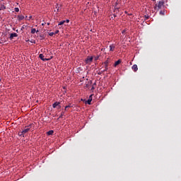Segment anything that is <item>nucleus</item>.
Segmentation results:
<instances>
[{
  "instance_id": "3",
  "label": "nucleus",
  "mask_w": 181,
  "mask_h": 181,
  "mask_svg": "<svg viewBox=\"0 0 181 181\" xmlns=\"http://www.w3.org/2000/svg\"><path fill=\"white\" fill-rule=\"evenodd\" d=\"M93 57H88L85 60V63L86 64H91V63L93 62Z\"/></svg>"
},
{
  "instance_id": "8",
  "label": "nucleus",
  "mask_w": 181,
  "mask_h": 181,
  "mask_svg": "<svg viewBox=\"0 0 181 181\" xmlns=\"http://www.w3.org/2000/svg\"><path fill=\"white\" fill-rule=\"evenodd\" d=\"M132 70H134V71H138V65L134 64V65L132 66Z\"/></svg>"
},
{
  "instance_id": "15",
  "label": "nucleus",
  "mask_w": 181,
  "mask_h": 181,
  "mask_svg": "<svg viewBox=\"0 0 181 181\" xmlns=\"http://www.w3.org/2000/svg\"><path fill=\"white\" fill-rule=\"evenodd\" d=\"M71 107H73V105H71V104H70L69 105H67L65 107V111H67V108H71Z\"/></svg>"
},
{
  "instance_id": "21",
  "label": "nucleus",
  "mask_w": 181,
  "mask_h": 181,
  "mask_svg": "<svg viewBox=\"0 0 181 181\" xmlns=\"http://www.w3.org/2000/svg\"><path fill=\"white\" fill-rule=\"evenodd\" d=\"M15 12H19V8L16 7L14 8Z\"/></svg>"
},
{
  "instance_id": "11",
  "label": "nucleus",
  "mask_w": 181,
  "mask_h": 181,
  "mask_svg": "<svg viewBox=\"0 0 181 181\" xmlns=\"http://www.w3.org/2000/svg\"><path fill=\"white\" fill-rule=\"evenodd\" d=\"M60 104L59 102H55L53 105H52V107L54 108H57V107H58V105Z\"/></svg>"
},
{
  "instance_id": "12",
  "label": "nucleus",
  "mask_w": 181,
  "mask_h": 181,
  "mask_svg": "<svg viewBox=\"0 0 181 181\" xmlns=\"http://www.w3.org/2000/svg\"><path fill=\"white\" fill-rule=\"evenodd\" d=\"M18 21H23V19H25V16H18Z\"/></svg>"
},
{
  "instance_id": "20",
  "label": "nucleus",
  "mask_w": 181,
  "mask_h": 181,
  "mask_svg": "<svg viewBox=\"0 0 181 181\" xmlns=\"http://www.w3.org/2000/svg\"><path fill=\"white\" fill-rule=\"evenodd\" d=\"M148 19H149V16H144V21H148Z\"/></svg>"
},
{
  "instance_id": "31",
  "label": "nucleus",
  "mask_w": 181,
  "mask_h": 181,
  "mask_svg": "<svg viewBox=\"0 0 181 181\" xmlns=\"http://www.w3.org/2000/svg\"><path fill=\"white\" fill-rule=\"evenodd\" d=\"M0 81H1V79L0 78Z\"/></svg>"
},
{
  "instance_id": "23",
  "label": "nucleus",
  "mask_w": 181,
  "mask_h": 181,
  "mask_svg": "<svg viewBox=\"0 0 181 181\" xmlns=\"http://www.w3.org/2000/svg\"><path fill=\"white\" fill-rule=\"evenodd\" d=\"M57 110H60V108H62V106L60 105V104L58 106H57Z\"/></svg>"
},
{
  "instance_id": "2",
  "label": "nucleus",
  "mask_w": 181,
  "mask_h": 181,
  "mask_svg": "<svg viewBox=\"0 0 181 181\" xmlns=\"http://www.w3.org/2000/svg\"><path fill=\"white\" fill-rule=\"evenodd\" d=\"M163 5H165V1L160 0L158 1V4H156V6L158 8V11H159V9H162V6H163Z\"/></svg>"
},
{
  "instance_id": "7",
  "label": "nucleus",
  "mask_w": 181,
  "mask_h": 181,
  "mask_svg": "<svg viewBox=\"0 0 181 181\" xmlns=\"http://www.w3.org/2000/svg\"><path fill=\"white\" fill-rule=\"evenodd\" d=\"M104 64H105V69L103 71H107L108 70V60H106L104 62Z\"/></svg>"
},
{
  "instance_id": "19",
  "label": "nucleus",
  "mask_w": 181,
  "mask_h": 181,
  "mask_svg": "<svg viewBox=\"0 0 181 181\" xmlns=\"http://www.w3.org/2000/svg\"><path fill=\"white\" fill-rule=\"evenodd\" d=\"M63 117H64V112H61V115L59 116V118H63Z\"/></svg>"
},
{
  "instance_id": "27",
  "label": "nucleus",
  "mask_w": 181,
  "mask_h": 181,
  "mask_svg": "<svg viewBox=\"0 0 181 181\" xmlns=\"http://www.w3.org/2000/svg\"><path fill=\"white\" fill-rule=\"evenodd\" d=\"M95 60H98V57L95 58Z\"/></svg>"
},
{
  "instance_id": "24",
  "label": "nucleus",
  "mask_w": 181,
  "mask_h": 181,
  "mask_svg": "<svg viewBox=\"0 0 181 181\" xmlns=\"http://www.w3.org/2000/svg\"><path fill=\"white\" fill-rule=\"evenodd\" d=\"M53 35H54V33H49V36H53Z\"/></svg>"
},
{
  "instance_id": "4",
  "label": "nucleus",
  "mask_w": 181,
  "mask_h": 181,
  "mask_svg": "<svg viewBox=\"0 0 181 181\" xmlns=\"http://www.w3.org/2000/svg\"><path fill=\"white\" fill-rule=\"evenodd\" d=\"M13 37H18V34L16 33H13L10 35V40H13Z\"/></svg>"
},
{
  "instance_id": "14",
  "label": "nucleus",
  "mask_w": 181,
  "mask_h": 181,
  "mask_svg": "<svg viewBox=\"0 0 181 181\" xmlns=\"http://www.w3.org/2000/svg\"><path fill=\"white\" fill-rule=\"evenodd\" d=\"M5 9H6V7L4 5H1L0 6V11H5Z\"/></svg>"
},
{
  "instance_id": "13",
  "label": "nucleus",
  "mask_w": 181,
  "mask_h": 181,
  "mask_svg": "<svg viewBox=\"0 0 181 181\" xmlns=\"http://www.w3.org/2000/svg\"><path fill=\"white\" fill-rule=\"evenodd\" d=\"M36 32H39V30H37V31H36V29H35V28H32V29H31V33H32L33 35H35V33H36Z\"/></svg>"
},
{
  "instance_id": "18",
  "label": "nucleus",
  "mask_w": 181,
  "mask_h": 181,
  "mask_svg": "<svg viewBox=\"0 0 181 181\" xmlns=\"http://www.w3.org/2000/svg\"><path fill=\"white\" fill-rule=\"evenodd\" d=\"M64 23H66V21H62L59 22V25H64Z\"/></svg>"
},
{
  "instance_id": "26",
  "label": "nucleus",
  "mask_w": 181,
  "mask_h": 181,
  "mask_svg": "<svg viewBox=\"0 0 181 181\" xmlns=\"http://www.w3.org/2000/svg\"><path fill=\"white\" fill-rule=\"evenodd\" d=\"M65 22H66V23H69V22H70V20H66L65 21Z\"/></svg>"
},
{
  "instance_id": "17",
  "label": "nucleus",
  "mask_w": 181,
  "mask_h": 181,
  "mask_svg": "<svg viewBox=\"0 0 181 181\" xmlns=\"http://www.w3.org/2000/svg\"><path fill=\"white\" fill-rule=\"evenodd\" d=\"M56 9H57V12H59V11L60 10V6H59V4H57Z\"/></svg>"
},
{
  "instance_id": "25",
  "label": "nucleus",
  "mask_w": 181,
  "mask_h": 181,
  "mask_svg": "<svg viewBox=\"0 0 181 181\" xmlns=\"http://www.w3.org/2000/svg\"><path fill=\"white\" fill-rule=\"evenodd\" d=\"M57 33H59V30H57L55 31V33H54V35H57Z\"/></svg>"
},
{
  "instance_id": "6",
  "label": "nucleus",
  "mask_w": 181,
  "mask_h": 181,
  "mask_svg": "<svg viewBox=\"0 0 181 181\" xmlns=\"http://www.w3.org/2000/svg\"><path fill=\"white\" fill-rule=\"evenodd\" d=\"M91 101H93V95H90L89 96V98L86 103H87V104H88V105H91Z\"/></svg>"
},
{
  "instance_id": "1",
  "label": "nucleus",
  "mask_w": 181,
  "mask_h": 181,
  "mask_svg": "<svg viewBox=\"0 0 181 181\" xmlns=\"http://www.w3.org/2000/svg\"><path fill=\"white\" fill-rule=\"evenodd\" d=\"M31 127H32V124L25 126V129H23L22 132H18V136H23V138H25V136H26V135H27L26 134H28V132L30 131Z\"/></svg>"
},
{
  "instance_id": "5",
  "label": "nucleus",
  "mask_w": 181,
  "mask_h": 181,
  "mask_svg": "<svg viewBox=\"0 0 181 181\" xmlns=\"http://www.w3.org/2000/svg\"><path fill=\"white\" fill-rule=\"evenodd\" d=\"M39 57H40V59H41V60H42V62H47V60H49V59L45 58V55H43V54H40L39 55Z\"/></svg>"
},
{
  "instance_id": "9",
  "label": "nucleus",
  "mask_w": 181,
  "mask_h": 181,
  "mask_svg": "<svg viewBox=\"0 0 181 181\" xmlns=\"http://www.w3.org/2000/svg\"><path fill=\"white\" fill-rule=\"evenodd\" d=\"M115 49V45L112 44V45H110V52H114Z\"/></svg>"
},
{
  "instance_id": "10",
  "label": "nucleus",
  "mask_w": 181,
  "mask_h": 181,
  "mask_svg": "<svg viewBox=\"0 0 181 181\" xmlns=\"http://www.w3.org/2000/svg\"><path fill=\"white\" fill-rule=\"evenodd\" d=\"M121 64V59L117 60V62H115V67H117V66H118V64Z\"/></svg>"
},
{
  "instance_id": "22",
  "label": "nucleus",
  "mask_w": 181,
  "mask_h": 181,
  "mask_svg": "<svg viewBox=\"0 0 181 181\" xmlns=\"http://www.w3.org/2000/svg\"><path fill=\"white\" fill-rule=\"evenodd\" d=\"M160 15H165V11H160Z\"/></svg>"
},
{
  "instance_id": "16",
  "label": "nucleus",
  "mask_w": 181,
  "mask_h": 181,
  "mask_svg": "<svg viewBox=\"0 0 181 181\" xmlns=\"http://www.w3.org/2000/svg\"><path fill=\"white\" fill-rule=\"evenodd\" d=\"M54 132L53 131V130H50V131H49L48 132H47V134L48 135H53V133H54Z\"/></svg>"
},
{
  "instance_id": "29",
  "label": "nucleus",
  "mask_w": 181,
  "mask_h": 181,
  "mask_svg": "<svg viewBox=\"0 0 181 181\" xmlns=\"http://www.w3.org/2000/svg\"><path fill=\"white\" fill-rule=\"evenodd\" d=\"M91 90H94V86L92 87Z\"/></svg>"
},
{
  "instance_id": "28",
  "label": "nucleus",
  "mask_w": 181,
  "mask_h": 181,
  "mask_svg": "<svg viewBox=\"0 0 181 181\" xmlns=\"http://www.w3.org/2000/svg\"><path fill=\"white\" fill-rule=\"evenodd\" d=\"M16 32H17V33H19V30H16Z\"/></svg>"
},
{
  "instance_id": "30",
  "label": "nucleus",
  "mask_w": 181,
  "mask_h": 181,
  "mask_svg": "<svg viewBox=\"0 0 181 181\" xmlns=\"http://www.w3.org/2000/svg\"><path fill=\"white\" fill-rule=\"evenodd\" d=\"M30 19H32V16H30Z\"/></svg>"
},
{
  "instance_id": "32",
  "label": "nucleus",
  "mask_w": 181,
  "mask_h": 181,
  "mask_svg": "<svg viewBox=\"0 0 181 181\" xmlns=\"http://www.w3.org/2000/svg\"><path fill=\"white\" fill-rule=\"evenodd\" d=\"M153 1H155V0H153Z\"/></svg>"
}]
</instances>
